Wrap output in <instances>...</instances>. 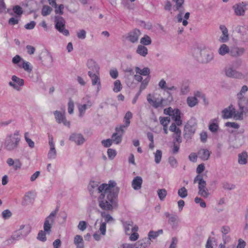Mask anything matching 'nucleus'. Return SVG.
Here are the masks:
<instances>
[{
	"instance_id": "5fc2aeb1",
	"label": "nucleus",
	"mask_w": 248,
	"mask_h": 248,
	"mask_svg": "<svg viewBox=\"0 0 248 248\" xmlns=\"http://www.w3.org/2000/svg\"><path fill=\"white\" fill-rule=\"evenodd\" d=\"M23 60H24L20 56L16 55L12 59V62L13 63L17 64L19 67V64H21Z\"/></svg>"
},
{
	"instance_id": "20e7f679",
	"label": "nucleus",
	"mask_w": 248,
	"mask_h": 248,
	"mask_svg": "<svg viewBox=\"0 0 248 248\" xmlns=\"http://www.w3.org/2000/svg\"><path fill=\"white\" fill-rule=\"evenodd\" d=\"M20 139L17 134L14 133L7 136L4 143L5 148L12 151L16 150L18 146Z\"/></svg>"
},
{
	"instance_id": "69168bd1",
	"label": "nucleus",
	"mask_w": 248,
	"mask_h": 248,
	"mask_svg": "<svg viewBox=\"0 0 248 248\" xmlns=\"http://www.w3.org/2000/svg\"><path fill=\"white\" fill-rule=\"evenodd\" d=\"M77 36L79 39H84L86 37V32L84 30H79L77 32Z\"/></svg>"
},
{
	"instance_id": "a19ab883",
	"label": "nucleus",
	"mask_w": 248,
	"mask_h": 248,
	"mask_svg": "<svg viewBox=\"0 0 248 248\" xmlns=\"http://www.w3.org/2000/svg\"><path fill=\"white\" fill-rule=\"evenodd\" d=\"M195 121V119H191L190 121H189L186 124L185 126V130L186 131H188L190 134H193L195 132V129L194 128V124H193L192 125H190V123L192 122V121Z\"/></svg>"
},
{
	"instance_id": "a878e982",
	"label": "nucleus",
	"mask_w": 248,
	"mask_h": 248,
	"mask_svg": "<svg viewBox=\"0 0 248 248\" xmlns=\"http://www.w3.org/2000/svg\"><path fill=\"white\" fill-rule=\"evenodd\" d=\"M74 243L77 248H83L84 241L82 237L79 235H76L74 239Z\"/></svg>"
},
{
	"instance_id": "052dcab7",
	"label": "nucleus",
	"mask_w": 248,
	"mask_h": 248,
	"mask_svg": "<svg viewBox=\"0 0 248 248\" xmlns=\"http://www.w3.org/2000/svg\"><path fill=\"white\" fill-rule=\"evenodd\" d=\"M222 187L225 189L232 190L235 188V186L233 184L228 182H224L222 184Z\"/></svg>"
},
{
	"instance_id": "412c9836",
	"label": "nucleus",
	"mask_w": 248,
	"mask_h": 248,
	"mask_svg": "<svg viewBox=\"0 0 248 248\" xmlns=\"http://www.w3.org/2000/svg\"><path fill=\"white\" fill-rule=\"evenodd\" d=\"M181 112L178 109H174L173 112L171 114L172 119L175 121L177 125L180 126L182 124V121L181 120Z\"/></svg>"
},
{
	"instance_id": "680f3d73",
	"label": "nucleus",
	"mask_w": 248,
	"mask_h": 248,
	"mask_svg": "<svg viewBox=\"0 0 248 248\" xmlns=\"http://www.w3.org/2000/svg\"><path fill=\"white\" fill-rule=\"evenodd\" d=\"M74 102L70 99L68 103V111L70 114H72L74 112Z\"/></svg>"
},
{
	"instance_id": "6e6552de",
	"label": "nucleus",
	"mask_w": 248,
	"mask_h": 248,
	"mask_svg": "<svg viewBox=\"0 0 248 248\" xmlns=\"http://www.w3.org/2000/svg\"><path fill=\"white\" fill-rule=\"evenodd\" d=\"M164 216L168 218V222L173 229L177 228L179 222V218L177 215L166 212L164 213Z\"/></svg>"
},
{
	"instance_id": "338daca9",
	"label": "nucleus",
	"mask_w": 248,
	"mask_h": 248,
	"mask_svg": "<svg viewBox=\"0 0 248 248\" xmlns=\"http://www.w3.org/2000/svg\"><path fill=\"white\" fill-rule=\"evenodd\" d=\"M87 224L85 221H80L78 226V229L81 231H84L87 228Z\"/></svg>"
},
{
	"instance_id": "72a5a7b5",
	"label": "nucleus",
	"mask_w": 248,
	"mask_h": 248,
	"mask_svg": "<svg viewBox=\"0 0 248 248\" xmlns=\"http://www.w3.org/2000/svg\"><path fill=\"white\" fill-rule=\"evenodd\" d=\"M218 52L219 55L224 56L226 54L230 53V50L229 47L226 44H222L220 46L218 50Z\"/></svg>"
},
{
	"instance_id": "f8f14e48",
	"label": "nucleus",
	"mask_w": 248,
	"mask_h": 248,
	"mask_svg": "<svg viewBox=\"0 0 248 248\" xmlns=\"http://www.w3.org/2000/svg\"><path fill=\"white\" fill-rule=\"evenodd\" d=\"M11 79L13 81H10L9 85L17 91L19 90V86H23L24 85V80L15 75L13 76Z\"/></svg>"
},
{
	"instance_id": "bb28decb",
	"label": "nucleus",
	"mask_w": 248,
	"mask_h": 248,
	"mask_svg": "<svg viewBox=\"0 0 248 248\" xmlns=\"http://www.w3.org/2000/svg\"><path fill=\"white\" fill-rule=\"evenodd\" d=\"M19 67L23 68L26 72L29 73L32 70V66L31 63L25 60L22 61L21 64H19Z\"/></svg>"
},
{
	"instance_id": "7c9ffc66",
	"label": "nucleus",
	"mask_w": 248,
	"mask_h": 248,
	"mask_svg": "<svg viewBox=\"0 0 248 248\" xmlns=\"http://www.w3.org/2000/svg\"><path fill=\"white\" fill-rule=\"evenodd\" d=\"M248 155L246 152H242L238 155V162L239 164L245 165L247 163Z\"/></svg>"
},
{
	"instance_id": "4d7b16f0",
	"label": "nucleus",
	"mask_w": 248,
	"mask_h": 248,
	"mask_svg": "<svg viewBox=\"0 0 248 248\" xmlns=\"http://www.w3.org/2000/svg\"><path fill=\"white\" fill-rule=\"evenodd\" d=\"M248 88L247 86L244 85L243 86H242L240 92L237 94L238 98L241 99L242 98H245L243 96V94L245 93L246 92L248 91Z\"/></svg>"
},
{
	"instance_id": "9b49d317",
	"label": "nucleus",
	"mask_w": 248,
	"mask_h": 248,
	"mask_svg": "<svg viewBox=\"0 0 248 248\" xmlns=\"http://www.w3.org/2000/svg\"><path fill=\"white\" fill-rule=\"evenodd\" d=\"M116 132L113 133L111 136V140L112 142L116 144L120 143L122 140V137L124 132V129L121 128L119 126L115 128Z\"/></svg>"
},
{
	"instance_id": "9d476101",
	"label": "nucleus",
	"mask_w": 248,
	"mask_h": 248,
	"mask_svg": "<svg viewBox=\"0 0 248 248\" xmlns=\"http://www.w3.org/2000/svg\"><path fill=\"white\" fill-rule=\"evenodd\" d=\"M233 9L237 16H243L245 11L248 9V2H242L235 4L233 6Z\"/></svg>"
},
{
	"instance_id": "e2e57ef3",
	"label": "nucleus",
	"mask_w": 248,
	"mask_h": 248,
	"mask_svg": "<svg viewBox=\"0 0 248 248\" xmlns=\"http://www.w3.org/2000/svg\"><path fill=\"white\" fill-rule=\"evenodd\" d=\"M112 140L110 139L102 140L101 141L102 145L106 148L109 147L112 145Z\"/></svg>"
},
{
	"instance_id": "4468645a",
	"label": "nucleus",
	"mask_w": 248,
	"mask_h": 248,
	"mask_svg": "<svg viewBox=\"0 0 248 248\" xmlns=\"http://www.w3.org/2000/svg\"><path fill=\"white\" fill-rule=\"evenodd\" d=\"M140 34V31L139 29H135L127 34L126 38L130 42L135 43L138 42Z\"/></svg>"
},
{
	"instance_id": "bf43d9fd",
	"label": "nucleus",
	"mask_w": 248,
	"mask_h": 248,
	"mask_svg": "<svg viewBox=\"0 0 248 248\" xmlns=\"http://www.w3.org/2000/svg\"><path fill=\"white\" fill-rule=\"evenodd\" d=\"M107 153L108 158L110 159H113L116 155V151L111 148L108 149Z\"/></svg>"
},
{
	"instance_id": "f704fd0d",
	"label": "nucleus",
	"mask_w": 248,
	"mask_h": 248,
	"mask_svg": "<svg viewBox=\"0 0 248 248\" xmlns=\"http://www.w3.org/2000/svg\"><path fill=\"white\" fill-rule=\"evenodd\" d=\"M15 235V232H14L13 235L9 238L6 239L5 241H4L3 243L4 246H9L12 244L15 243L17 240H18V238Z\"/></svg>"
},
{
	"instance_id": "3c124183",
	"label": "nucleus",
	"mask_w": 248,
	"mask_h": 248,
	"mask_svg": "<svg viewBox=\"0 0 248 248\" xmlns=\"http://www.w3.org/2000/svg\"><path fill=\"white\" fill-rule=\"evenodd\" d=\"M29 133L26 132L24 135L25 139L29 146L31 148H33L34 147V142L28 137Z\"/></svg>"
},
{
	"instance_id": "c9c22d12",
	"label": "nucleus",
	"mask_w": 248,
	"mask_h": 248,
	"mask_svg": "<svg viewBox=\"0 0 248 248\" xmlns=\"http://www.w3.org/2000/svg\"><path fill=\"white\" fill-rule=\"evenodd\" d=\"M135 71L137 74H139L142 76H148L150 73V69L148 67H144L141 70L139 67H136Z\"/></svg>"
},
{
	"instance_id": "4be33fe9",
	"label": "nucleus",
	"mask_w": 248,
	"mask_h": 248,
	"mask_svg": "<svg viewBox=\"0 0 248 248\" xmlns=\"http://www.w3.org/2000/svg\"><path fill=\"white\" fill-rule=\"evenodd\" d=\"M142 182V179L140 176L135 177L132 182V186L133 189L135 190L140 189Z\"/></svg>"
},
{
	"instance_id": "ea45409f",
	"label": "nucleus",
	"mask_w": 248,
	"mask_h": 248,
	"mask_svg": "<svg viewBox=\"0 0 248 248\" xmlns=\"http://www.w3.org/2000/svg\"><path fill=\"white\" fill-rule=\"evenodd\" d=\"M31 195L32 193L31 191L28 192L27 193H26L23 198V201L22 202V204L23 205H26L29 203H30L31 202Z\"/></svg>"
},
{
	"instance_id": "cd10ccee",
	"label": "nucleus",
	"mask_w": 248,
	"mask_h": 248,
	"mask_svg": "<svg viewBox=\"0 0 248 248\" xmlns=\"http://www.w3.org/2000/svg\"><path fill=\"white\" fill-rule=\"evenodd\" d=\"M103 211H101V216L104 218L105 222H106V224L107 223H109L111 222H113L114 221V218L112 217L111 216H110V214L107 213L106 212V211L103 210ZM107 212H111L110 211H107Z\"/></svg>"
},
{
	"instance_id": "8fccbe9b",
	"label": "nucleus",
	"mask_w": 248,
	"mask_h": 248,
	"mask_svg": "<svg viewBox=\"0 0 248 248\" xmlns=\"http://www.w3.org/2000/svg\"><path fill=\"white\" fill-rule=\"evenodd\" d=\"M159 119L160 124L163 126V127L168 126V125L170 122V118L169 117H160Z\"/></svg>"
},
{
	"instance_id": "603ef678",
	"label": "nucleus",
	"mask_w": 248,
	"mask_h": 248,
	"mask_svg": "<svg viewBox=\"0 0 248 248\" xmlns=\"http://www.w3.org/2000/svg\"><path fill=\"white\" fill-rule=\"evenodd\" d=\"M57 156V151L56 149H49L48 154L47 157L49 159H54L56 158Z\"/></svg>"
},
{
	"instance_id": "aec40b11",
	"label": "nucleus",
	"mask_w": 248,
	"mask_h": 248,
	"mask_svg": "<svg viewBox=\"0 0 248 248\" xmlns=\"http://www.w3.org/2000/svg\"><path fill=\"white\" fill-rule=\"evenodd\" d=\"M132 113L128 111H127L124 115V124L120 125L119 127L122 129L126 128L128 127L130 124V119L132 118Z\"/></svg>"
},
{
	"instance_id": "864d4df0",
	"label": "nucleus",
	"mask_w": 248,
	"mask_h": 248,
	"mask_svg": "<svg viewBox=\"0 0 248 248\" xmlns=\"http://www.w3.org/2000/svg\"><path fill=\"white\" fill-rule=\"evenodd\" d=\"M51 8L48 6H44L42 10V15L46 16L50 14Z\"/></svg>"
},
{
	"instance_id": "de8ad7c7",
	"label": "nucleus",
	"mask_w": 248,
	"mask_h": 248,
	"mask_svg": "<svg viewBox=\"0 0 248 248\" xmlns=\"http://www.w3.org/2000/svg\"><path fill=\"white\" fill-rule=\"evenodd\" d=\"M178 194L182 198H185L187 196V191L185 187H182L178 190Z\"/></svg>"
},
{
	"instance_id": "e433bc0d",
	"label": "nucleus",
	"mask_w": 248,
	"mask_h": 248,
	"mask_svg": "<svg viewBox=\"0 0 248 248\" xmlns=\"http://www.w3.org/2000/svg\"><path fill=\"white\" fill-rule=\"evenodd\" d=\"M90 107H87V106L84 104H78V108L79 111V117L80 118L82 117L85 113L86 110Z\"/></svg>"
},
{
	"instance_id": "6e6d98bb",
	"label": "nucleus",
	"mask_w": 248,
	"mask_h": 248,
	"mask_svg": "<svg viewBox=\"0 0 248 248\" xmlns=\"http://www.w3.org/2000/svg\"><path fill=\"white\" fill-rule=\"evenodd\" d=\"M150 80V78H145L144 80L141 81V85L140 88V92H141L143 90H144L147 87L149 81Z\"/></svg>"
},
{
	"instance_id": "473e14b6",
	"label": "nucleus",
	"mask_w": 248,
	"mask_h": 248,
	"mask_svg": "<svg viewBox=\"0 0 248 248\" xmlns=\"http://www.w3.org/2000/svg\"><path fill=\"white\" fill-rule=\"evenodd\" d=\"M54 115L56 122L59 124L62 123V120H63L65 117L64 116V112L62 113L58 110H56L54 112Z\"/></svg>"
},
{
	"instance_id": "774afa93",
	"label": "nucleus",
	"mask_w": 248,
	"mask_h": 248,
	"mask_svg": "<svg viewBox=\"0 0 248 248\" xmlns=\"http://www.w3.org/2000/svg\"><path fill=\"white\" fill-rule=\"evenodd\" d=\"M181 131L177 130V132L176 133L174 134L173 137L175 139V141L177 142L178 143H180L182 142L181 140Z\"/></svg>"
},
{
	"instance_id": "f257e3e1",
	"label": "nucleus",
	"mask_w": 248,
	"mask_h": 248,
	"mask_svg": "<svg viewBox=\"0 0 248 248\" xmlns=\"http://www.w3.org/2000/svg\"><path fill=\"white\" fill-rule=\"evenodd\" d=\"M116 186V183L114 181L101 185L98 182L91 181L88 189L91 196L97 197L98 206L102 210L113 211L118 206L119 188Z\"/></svg>"
},
{
	"instance_id": "dca6fc26",
	"label": "nucleus",
	"mask_w": 248,
	"mask_h": 248,
	"mask_svg": "<svg viewBox=\"0 0 248 248\" xmlns=\"http://www.w3.org/2000/svg\"><path fill=\"white\" fill-rule=\"evenodd\" d=\"M87 65L88 69H89L88 72H91L92 74L99 73L100 68L96 62L93 60H88Z\"/></svg>"
},
{
	"instance_id": "1a4fd4ad",
	"label": "nucleus",
	"mask_w": 248,
	"mask_h": 248,
	"mask_svg": "<svg viewBox=\"0 0 248 248\" xmlns=\"http://www.w3.org/2000/svg\"><path fill=\"white\" fill-rule=\"evenodd\" d=\"M225 75L227 77L231 78L242 79L245 76L241 72L236 71L232 67H228L225 70Z\"/></svg>"
},
{
	"instance_id": "79ce46f5",
	"label": "nucleus",
	"mask_w": 248,
	"mask_h": 248,
	"mask_svg": "<svg viewBox=\"0 0 248 248\" xmlns=\"http://www.w3.org/2000/svg\"><path fill=\"white\" fill-rule=\"evenodd\" d=\"M140 43L144 46L149 45L152 43V40L151 38L147 35H145L143 37H142L140 39Z\"/></svg>"
},
{
	"instance_id": "2f4dec72",
	"label": "nucleus",
	"mask_w": 248,
	"mask_h": 248,
	"mask_svg": "<svg viewBox=\"0 0 248 248\" xmlns=\"http://www.w3.org/2000/svg\"><path fill=\"white\" fill-rule=\"evenodd\" d=\"M163 230L162 229L159 230L156 232L150 231L148 234V238L150 239V241L152 239L156 238L159 235L163 233Z\"/></svg>"
},
{
	"instance_id": "58836bf2",
	"label": "nucleus",
	"mask_w": 248,
	"mask_h": 248,
	"mask_svg": "<svg viewBox=\"0 0 248 248\" xmlns=\"http://www.w3.org/2000/svg\"><path fill=\"white\" fill-rule=\"evenodd\" d=\"M186 102L188 106L192 108L198 104V101L196 97L189 96L187 98Z\"/></svg>"
},
{
	"instance_id": "b1692460",
	"label": "nucleus",
	"mask_w": 248,
	"mask_h": 248,
	"mask_svg": "<svg viewBox=\"0 0 248 248\" xmlns=\"http://www.w3.org/2000/svg\"><path fill=\"white\" fill-rule=\"evenodd\" d=\"M198 154L199 157L204 161L208 160L210 155V152L206 149H201Z\"/></svg>"
},
{
	"instance_id": "39448f33",
	"label": "nucleus",
	"mask_w": 248,
	"mask_h": 248,
	"mask_svg": "<svg viewBox=\"0 0 248 248\" xmlns=\"http://www.w3.org/2000/svg\"><path fill=\"white\" fill-rule=\"evenodd\" d=\"M198 51H199V56H197V59L199 62L207 63L214 59V53L210 48L204 46L200 50L198 49Z\"/></svg>"
},
{
	"instance_id": "f3484780",
	"label": "nucleus",
	"mask_w": 248,
	"mask_h": 248,
	"mask_svg": "<svg viewBox=\"0 0 248 248\" xmlns=\"http://www.w3.org/2000/svg\"><path fill=\"white\" fill-rule=\"evenodd\" d=\"M198 194L201 196L207 198L210 195V193L208 192L207 188H206V183H203L202 184H200L198 186Z\"/></svg>"
},
{
	"instance_id": "5701e85b",
	"label": "nucleus",
	"mask_w": 248,
	"mask_h": 248,
	"mask_svg": "<svg viewBox=\"0 0 248 248\" xmlns=\"http://www.w3.org/2000/svg\"><path fill=\"white\" fill-rule=\"evenodd\" d=\"M138 248H147L151 245L150 239L145 237L136 243Z\"/></svg>"
},
{
	"instance_id": "49530a36",
	"label": "nucleus",
	"mask_w": 248,
	"mask_h": 248,
	"mask_svg": "<svg viewBox=\"0 0 248 248\" xmlns=\"http://www.w3.org/2000/svg\"><path fill=\"white\" fill-rule=\"evenodd\" d=\"M122 84L119 80H116L114 83V88L113 90L115 93H118L122 89Z\"/></svg>"
},
{
	"instance_id": "f03ea898",
	"label": "nucleus",
	"mask_w": 248,
	"mask_h": 248,
	"mask_svg": "<svg viewBox=\"0 0 248 248\" xmlns=\"http://www.w3.org/2000/svg\"><path fill=\"white\" fill-rule=\"evenodd\" d=\"M58 211V209L57 208L55 210L51 212L50 215L46 217L44 224V231H40L38 234L37 239L39 240L42 242H45L46 240V232L49 233L51 232V228L54 222Z\"/></svg>"
},
{
	"instance_id": "13d9d810",
	"label": "nucleus",
	"mask_w": 248,
	"mask_h": 248,
	"mask_svg": "<svg viewBox=\"0 0 248 248\" xmlns=\"http://www.w3.org/2000/svg\"><path fill=\"white\" fill-rule=\"evenodd\" d=\"M82 103L86 105L87 107H91L93 105V103L88 96H86L82 98Z\"/></svg>"
},
{
	"instance_id": "c03bdc74",
	"label": "nucleus",
	"mask_w": 248,
	"mask_h": 248,
	"mask_svg": "<svg viewBox=\"0 0 248 248\" xmlns=\"http://www.w3.org/2000/svg\"><path fill=\"white\" fill-rule=\"evenodd\" d=\"M13 10L15 14L16 15V17L20 18L23 14L22 8L19 5H16L13 7Z\"/></svg>"
},
{
	"instance_id": "6ab92c4d",
	"label": "nucleus",
	"mask_w": 248,
	"mask_h": 248,
	"mask_svg": "<svg viewBox=\"0 0 248 248\" xmlns=\"http://www.w3.org/2000/svg\"><path fill=\"white\" fill-rule=\"evenodd\" d=\"M147 100L148 103L155 108L161 107L164 100L163 98H161L160 100H158V99L155 100L152 99L151 94H149L147 95Z\"/></svg>"
},
{
	"instance_id": "09e8293b",
	"label": "nucleus",
	"mask_w": 248,
	"mask_h": 248,
	"mask_svg": "<svg viewBox=\"0 0 248 248\" xmlns=\"http://www.w3.org/2000/svg\"><path fill=\"white\" fill-rule=\"evenodd\" d=\"M167 191L165 189H159L157 191V194L161 201L164 200L167 195Z\"/></svg>"
},
{
	"instance_id": "423d86ee",
	"label": "nucleus",
	"mask_w": 248,
	"mask_h": 248,
	"mask_svg": "<svg viewBox=\"0 0 248 248\" xmlns=\"http://www.w3.org/2000/svg\"><path fill=\"white\" fill-rule=\"evenodd\" d=\"M55 28L61 33L65 36H68L69 32L65 28V22L64 18L60 16L55 17Z\"/></svg>"
},
{
	"instance_id": "a211bd4d",
	"label": "nucleus",
	"mask_w": 248,
	"mask_h": 248,
	"mask_svg": "<svg viewBox=\"0 0 248 248\" xmlns=\"http://www.w3.org/2000/svg\"><path fill=\"white\" fill-rule=\"evenodd\" d=\"M69 140L74 141L78 145L82 144L84 141V138L81 134L73 133L69 137Z\"/></svg>"
},
{
	"instance_id": "0e129e2a",
	"label": "nucleus",
	"mask_w": 248,
	"mask_h": 248,
	"mask_svg": "<svg viewBox=\"0 0 248 248\" xmlns=\"http://www.w3.org/2000/svg\"><path fill=\"white\" fill-rule=\"evenodd\" d=\"M169 162L172 168H176L177 165L176 159L173 156H170L169 158Z\"/></svg>"
},
{
	"instance_id": "ddd939ff",
	"label": "nucleus",
	"mask_w": 248,
	"mask_h": 248,
	"mask_svg": "<svg viewBox=\"0 0 248 248\" xmlns=\"http://www.w3.org/2000/svg\"><path fill=\"white\" fill-rule=\"evenodd\" d=\"M89 76L91 79L92 85H97L96 92L98 93L101 89V85L99 73L92 74L91 72H88Z\"/></svg>"
},
{
	"instance_id": "7ed1b4c3",
	"label": "nucleus",
	"mask_w": 248,
	"mask_h": 248,
	"mask_svg": "<svg viewBox=\"0 0 248 248\" xmlns=\"http://www.w3.org/2000/svg\"><path fill=\"white\" fill-rule=\"evenodd\" d=\"M238 105L239 110L236 111L234 116V119L236 120H242L244 117L248 116V99L242 98L238 99Z\"/></svg>"
},
{
	"instance_id": "c85d7f7f",
	"label": "nucleus",
	"mask_w": 248,
	"mask_h": 248,
	"mask_svg": "<svg viewBox=\"0 0 248 248\" xmlns=\"http://www.w3.org/2000/svg\"><path fill=\"white\" fill-rule=\"evenodd\" d=\"M136 52L140 56L145 57L148 54L147 48L142 45L138 46Z\"/></svg>"
},
{
	"instance_id": "4c0bfd02",
	"label": "nucleus",
	"mask_w": 248,
	"mask_h": 248,
	"mask_svg": "<svg viewBox=\"0 0 248 248\" xmlns=\"http://www.w3.org/2000/svg\"><path fill=\"white\" fill-rule=\"evenodd\" d=\"M236 31L240 34V35L244 36L246 35L248 32V27L247 26H238L235 29Z\"/></svg>"
},
{
	"instance_id": "393cba45",
	"label": "nucleus",
	"mask_w": 248,
	"mask_h": 248,
	"mask_svg": "<svg viewBox=\"0 0 248 248\" xmlns=\"http://www.w3.org/2000/svg\"><path fill=\"white\" fill-rule=\"evenodd\" d=\"M244 52L243 48L234 47L230 50V55L232 57H239L241 56Z\"/></svg>"
},
{
	"instance_id": "37998d69",
	"label": "nucleus",
	"mask_w": 248,
	"mask_h": 248,
	"mask_svg": "<svg viewBox=\"0 0 248 248\" xmlns=\"http://www.w3.org/2000/svg\"><path fill=\"white\" fill-rule=\"evenodd\" d=\"M173 1L176 3V10L179 11H184V8L183 7V5L184 3V0H173Z\"/></svg>"
},
{
	"instance_id": "2eb2a0df",
	"label": "nucleus",
	"mask_w": 248,
	"mask_h": 248,
	"mask_svg": "<svg viewBox=\"0 0 248 248\" xmlns=\"http://www.w3.org/2000/svg\"><path fill=\"white\" fill-rule=\"evenodd\" d=\"M236 113L237 112L235 108L232 105H230L222 110V117L224 119H229L232 117L234 118V116Z\"/></svg>"
},
{
	"instance_id": "0eeeda50",
	"label": "nucleus",
	"mask_w": 248,
	"mask_h": 248,
	"mask_svg": "<svg viewBox=\"0 0 248 248\" xmlns=\"http://www.w3.org/2000/svg\"><path fill=\"white\" fill-rule=\"evenodd\" d=\"M31 227L29 224L20 225L19 229L14 232L19 239L26 237L31 232Z\"/></svg>"
},
{
	"instance_id": "a18cd8bd",
	"label": "nucleus",
	"mask_w": 248,
	"mask_h": 248,
	"mask_svg": "<svg viewBox=\"0 0 248 248\" xmlns=\"http://www.w3.org/2000/svg\"><path fill=\"white\" fill-rule=\"evenodd\" d=\"M155 154V161L156 164H159L162 158V151L160 150H157Z\"/></svg>"
},
{
	"instance_id": "c756f323",
	"label": "nucleus",
	"mask_w": 248,
	"mask_h": 248,
	"mask_svg": "<svg viewBox=\"0 0 248 248\" xmlns=\"http://www.w3.org/2000/svg\"><path fill=\"white\" fill-rule=\"evenodd\" d=\"M123 224L125 233L127 235H129L130 233V230L134 225L133 222L131 220H127L123 222Z\"/></svg>"
}]
</instances>
